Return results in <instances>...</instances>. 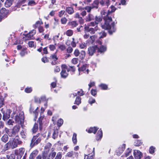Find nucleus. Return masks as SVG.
<instances>
[{
  "label": "nucleus",
  "instance_id": "obj_64",
  "mask_svg": "<svg viewBox=\"0 0 159 159\" xmlns=\"http://www.w3.org/2000/svg\"><path fill=\"white\" fill-rule=\"evenodd\" d=\"M14 121L12 120L9 119L7 122V124L9 125H13Z\"/></svg>",
  "mask_w": 159,
  "mask_h": 159
},
{
  "label": "nucleus",
  "instance_id": "obj_22",
  "mask_svg": "<svg viewBox=\"0 0 159 159\" xmlns=\"http://www.w3.org/2000/svg\"><path fill=\"white\" fill-rule=\"evenodd\" d=\"M20 129V126L19 125H16L14 126V127L12 129L16 135L18 133Z\"/></svg>",
  "mask_w": 159,
  "mask_h": 159
},
{
  "label": "nucleus",
  "instance_id": "obj_50",
  "mask_svg": "<svg viewBox=\"0 0 159 159\" xmlns=\"http://www.w3.org/2000/svg\"><path fill=\"white\" fill-rule=\"evenodd\" d=\"M131 149L128 148L127 149L126 152L125 153V156L126 157H127L129 155V153L131 152Z\"/></svg>",
  "mask_w": 159,
  "mask_h": 159
},
{
  "label": "nucleus",
  "instance_id": "obj_17",
  "mask_svg": "<svg viewBox=\"0 0 159 159\" xmlns=\"http://www.w3.org/2000/svg\"><path fill=\"white\" fill-rule=\"evenodd\" d=\"M25 151V149L24 148H21L19 149L17 155L20 156V159H21Z\"/></svg>",
  "mask_w": 159,
  "mask_h": 159
},
{
  "label": "nucleus",
  "instance_id": "obj_20",
  "mask_svg": "<svg viewBox=\"0 0 159 159\" xmlns=\"http://www.w3.org/2000/svg\"><path fill=\"white\" fill-rule=\"evenodd\" d=\"M60 74L61 77L64 79L66 78L68 75V74L66 72V70H61Z\"/></svg>",
  "mask_w": 159,
  "mask_h": 159
},
{
  "label": "nucleus",
  "instance_id": "obj_52",
  "mask_svg": "<svg viewBox=\"0 0 159 159\" xmlns=\"http://www.w3.org/2000/svg\"><path fill=\"white\" fill-rule=\"evenodd\" d=\"M25 92L27 93H30L32 91V88L31 87L27 88L25 89Z\"/></svg>",
  "mask_w": 159,
  "mask_h": 159
},
{
  "label": "nucleus",
  "instance_id": "obj_55",
  "mask_svg": "<svg viewBox=\"0 0 159 159\" xmlns=\"http://www.w3.org/2000/svg\"><path fill=\"white\" fill-rule=\"evenodd\" d=\"M80 52L78 49H76L74 52V54L75 57H78L79 55Z\"/></svg>",
  "mask_w": 159,
  "mask_h": 159
},
{
  "label": "nucleus",
  "instance_id": "obj_6",
  "mask_svg": "<svg viewBox=\"0 0 159 159\" xmlns=\"http://www.w3.org/2000/svg\"><path fill=\"white\" fill-rule=\"evenodd\" d=\"M1 112L3 114L2 119L4 120H7L10 118L11 112L10 110H7L5 112L3 110V109L2 108L1 110Z\"/></svg>",
  "mask_w": 159,
  "mask_h": 159
},
{
  "label": "nucleus",
  "instance_id": "obj_30",
  "mask_svg": "<svg viewBox=\"0 0 159 159\" xmlns=\"http://www.w3.org/2000/svg\"><path fill=\"white\" fill-rule=\"evenodd\" d=\"M38 129V125L37 123H35L32 129V131L33 133H36Z\"/></svg>",
  "mask_w": 159,
  "mask_h": 159
},
{
  "label": "nucleus",
  "instance_id": "obj_26",
  "mask_svg": "<svg viewBox=\"0 0 159 159\" xmlns=\"http://www.w3.org/2000/svg\"><path fill=\"white\" fill-rule=\"evenodd\" d=\"M66 11L70 14H72L74 12L73 8L71 7H67L66 9Z\"/></svg>",
  "mask_w": 159,
  "mask_h": 159
},
{
  "label": "nucleus",
  "instance_id": "obj_33",
  "mask_svg": "<svg viewBox=\"0 0 159 159\" xmlns=\"http://www.w3.org/2000/svg\"><path fill=\"white\" fill-rule=\"evenodd\" d=\"M99 34L100 35V37H99L100 38H103L104 37H105L107 35L106 33L104 31H102L99 32Z\"/></svg>",
  "mask_w": 159,
  "mask_h": 159
},
{
  "label": "nucleus",
  "instance_id": "obj_63",
  "mask_svg": "<svg viewBox=\"0 0 159 159\" xmlns=\"http://www.w3.org/2000/svg\"><path fill=\"white\" fill-rule=\"evenodd\" d=\"M59 48L61 50H65L66 48L65 46L64 45H60L59 47Z\"/></svg>",
  "mask_w": 159,
  "mask_h": 159
},
{
  "label": "nucleus",
  "instance_id": "obj_7",
  "mask_svg": "<svg viewBox=\"0 0 159 159\" xmlns=\"http://www.w3.org/2000/svg\"><path fill=\"white\" fill-rule=\"evenodd\" d=\"M97 49V45L90 47L88 48V53L89 55L92 56L93 55Z\"/></svg>",
  "mask_w": 159,
  "mask_h": 159
},
{
  "label": "nucleus",
  "instance_id": "obj_1",
  "mask_svg": "<svg viewBox=\"0 0 159 159\" xmlns=\"http://www.w3.org/2000/svg\"><path fill=\"white\" fill-rule=\"evenodd\" d=\"M112 12H113L111 11L108 10V11L106 15L103 18L105 21V23L102 26V28L103 29L108 30V32L110 34H112L113 33L115 32L116 30L114 22H111L110 24L112 21L110 14Z\"/></svg>",
  "mask_w": 159,
  "mask_h": 159
},
{
  "label": "nucleus",
  "instance_id": "obj_8",
  "mask_svg": "<svg viewBox=\"0 0 159 159\" xmlns=\"http://www.w3.org/2000/svg\"><path fill=\"white\" fill-rule=\"evenodd\" d=\"M98 27L96 26L94 28H89V27L85 26L84 27L85 31L86 32H89L91 34H94L95 31L97 30Z\"/></svg>",
  "mask_w": 159,
  "mask_h": 159
},
{
  "label": "nucleus",
  "instance_id": "obj_42",
  "mask_svg": "<svg viewBox=\"0 0 159 159\" xmlns=\"http://www.w3.org/2000/svg\"><path fill=\"white\" fill-rule=\"evenodd\" d=\"M43 23L42 21H37L34 25V27L35 28H37L39 25L42 24Z\"/></svg>",
  "mask_w": 159,
  "mask_h": 159
},
{
  "label": "nucleus",
  "instance_id": "obj_32",
  "mask_svg": "<svg viewBox=\"0 0 159 159\" xmlns=\"http://www.w3.org/2000/svg\"><path fill=\"white\" fill-rule=\"evenodd\" d=\"M72 141L74 144H76L77 143V134L75 133L73 134L72 137Z\"/></svg>",
  "mask_w": 159,
  "mask_h": 159
},
{
  "label": "nucleus",
  "instance_id": "obj_5",
  "mask_svg": "<svg viewBox=\"0 0 159 159\" xmlns=\"http://www.w3.org/2000/svg\"><path fill=\"white\" fill-rule=\"evenodd\" d=\"M15 120L16 122L20 124L21 126H23L24 123V118L23 116H20V114H19V115H17L15 116Z\"/></svg>",
  "mask_w": 159,
  "mask_h": 159
},
{
  "label": "nucleus",
  "instance_id": "obj_51",
  "mask_svg": "<svg viewBox=\"0 0 159 159\" xmlns=\"http://www.w3.org/2000/svg\"><path fill=\"white\" fill-rule=\"evenodd\" d=\"M73 48L70 46H69L66 49L67 52L70 53H71L73 51Z\"/></svg>",
  "mask_w": 159,
  "mask_h": 159
},
{
  "label": "nucleus",
  "instance_id": "obj_4",
  "mask_svg": "<svg viewBox=\"0 0 159 159\" xmlns=\"http://www.w3.org/2000/svg\"><path fill=\"white\" fill-rule=\"evenodd\" d=\"M18 137L16 136V138L13 139V141H11V148L13 149L16 148L18 145L21 144L22 143L21 140H20L18 138H16Z\"/></svg>",
  "mask_w": 159,
  "mask_h": 159
},
{
  "label": "nucleus",
  "instance_id": "obj_49",
  "mask_svg": "<svg viewBox=\"0 0 159 159\" xmlns=\"http://www.w3.org/2000/svg\"><path fill=\"white\" fill-rule=\"evenodd\" d=\"M62 157L61 153L60 152H58L55 159H61Z\"/></svg>",
  "mask_w": 159,
  "mask_h": 159
},
{
  "label": "nucleus",
  "instance_id": "obj_62",
  "mask_svg": "<svg viewBox=\"0 0 159 159\" xmlns=\"http://www.w3.org/2000/svg\"><path fill=\"white\" fill-rule=\"evenodd\" d=\"M41 61L44 63L48 62V60L46 57L42 58L41 59Z\"/></svg>",
  "mask_w": 159,
  "mask_h": 159
},
{
  "label": "nucleus",
  "instance_id": "obj_35",
  "mask_svg": "<svg viewBox=\"0 0 159 159\" xmlns=\"http://www.w3.org/2000/svg\"><path fill=\"white\" fill-rule=\"evenodd\" d=\"M69 25H71L72 27L74 28L76 27L78 25V24L77 23L76 21H74L70 22Z\"/></svg>",
  "mask_w": 159,
  "mask_h": 159
},
{
  "label": "nucleus",
  "instance_id": "obj_15",
  "mask_svg": "<svg viewBox=\"0 0 159 159\" xmlns=\"http://www.w3.org/2000/svg\"><path fill=\"white\" fill-rule=\"evenodd\" d=\"M95 19V17L91 14H89L86 16L85 20L86 21H89L92 20H94Z\"/></svg>",
  "mask_w": 159,
  "mask_h": 159
},
{
  "label": "nucleus",
  "instance_id": "obj_36",
  "mask_svg": "<svg viewBox=\"0 0 159 159\" xmlns=\"http://www.w3.org/2000/svg\"><path fill=\"white\" fill-rule=\"evenodd\" d=\"M79 9L80 10L82 11V12L81 13V15L84 16H85L86 14V12L84 10V8H82L81 7H80L79 8Z\"/></svg>",
  "mask_w": 159,
  "mask_h": 159
},
{
  "label": "nucleus",
  "instance_id": "obj_39",
  "mask_svg": "<svg viewBox=\"0 0 159 159\" xmlns=\"http://www.w3.org/2000/svg\"><path fill=\"white\" fill-rule=\"evenodd\" d=\"M36 3L34 0L29 1L28 5L29 6H33L36 5Z\"/></svg>",
  "mask_w": 159,
  "mask_h": 159
},
{
  "label": "nucleus",
  "instance_id": "obj_45",
  "mask_svg": "<svg viewBox=\"0 0 159 159\" xmlns=\"http://www.w3.org/2000/svg\"><path fill=\"white\" fill-rule=\"evenodd\" d=\"M98 24V22H96L95 21L93 22H91L89 24V26H96L97 27V25Z\"/></svg>",
  "mask_w": 159,
  "mask_h": 159
},
{
  "label": "nucleus",
  "instance_id": "obj_11",
  "mask_svg": "<svg viewBox=\"0 0 159 159\" xmlns=\"http://www.w3.org/2000/svg\"><path fill=\"white\" fill-rule=\"evenodd\" d=\"M107 50V48L103 45L99 47H97V52L101 53H103Z\"/></svg>",
  "mask_w": 159,
  "mask_h": 159
},
{
  "label": "nucleus",
  "instance_id": "obj_60",
  "mask_svg": "<svg viewBox=\"0 0 159 159\" xmlns=\"http://www.w3.org/2000/svg\"><path fill=\"white\" fill-rule=\"evenodd\" d=\"M28 45L30 47H33L34 46V43L33 41H31L28 42Z\"/></svg>",
  "mask_w": 159,
  "mask_h": 159
},
{
  "label": "nucleus",
  "instance_id": "obj_57",
  "mask_svg": "<svg viewBox=\"0 0 159 159\" xmlns=\"http://www.w3.org/2000/svg\"><path fill=\"white\" fill-rule=\"evenodd\" d=\"M78 94L79 95L82 96L84 95V92L82 89H81L80 91H78L77 92Z\"/></svg>",
  "mask_w": 159,
  "mask_h": 159
},
{
  "label": "nucleus",
  "instance_id": "obj_54",
  "mask_svg": "<svg viewBox=\"0 0 159 159\" xmlns=\"http://www.w3.org/2000/svg\"><path fill=\"white\" fill-rule=\"evenodd\" d=\"M155 148L152 146H151L150 147L149 149V152L151 154H152L154 152V150Z\"/></svg>",
  "mask_w": 159,
  "mask_h": 159
},
{
  "label": "nucleus",
  "instance_id": "obj_59",
  "mask_svg": "<svg viewBox=\"0 0 159 159\" xmlns=\"http://www.w3.org/2000/svg\"><path fill=\"white\" fill-rule=\"evenodd\" d=\"M60 70V68L58 66H56L54 69L55 72H58Z\"/></svg>",
  "mask_w": 159,
  "mask_h": 159
},
{
  "label": "nucleus",
  "instance_id": "obj_16",
  "mask_svg": "<svg viewBox=\"0 0 159 159\" xmlns=\"http://www.w3.org/2000/svg\"><path fill=\"white\" fill-rule=\"evenodd\" d=\"M125 144H124L122 145V147L121 148H120L117 151H116V154L118 156H119L121 153H122L123 151H124L125 149Z\"/></svg>",
  "mask_w": 159,
  "mask_h": 159
},
{
  "label": "nucleus",
  "instance_id": "obj_43",
  "mask_svg": "<svg viewBox=\"0 0 159 159\" xmlns=\"http://www.w3.org/2000/svg\"><path fill=\"white\" fill-rule=\"evenodd\" d=\"M63 120L62 119H60L58 120L57 125L58 126H61L63 124Z\"/></svg>",
  "mask_w": 159,
  "mask_h": 159
},
{
  "label": "nucleus",
  "instance_id": "obj_12",
  "mask_svg": "<svg viewBox=\"0 0 159 159\" xmlns=\"http://www.w3.org/2000/svg\"><path fill=\"white\" fill-rule=\"evenodd\" d=\"M38 153V151L37 150L33 151L30 154L29 159H34L35 157Z\"/></svg>",
  "mask_w": 159,
  "mask_h": 159
},
{
  "label": "nucleus",
  "instance_id": "obj_9",
  "mask_svg": "<svg viewBox=\"0 0 159 159\" xmlns=\"http://www.w3.org/2000/svg\"><path fill=\"white\" fill-rule=\"evenodd\" d=\"M5 131L7 134L10 137H14L16 135L12 129H9L6 127Z\"/></svg>",
  "mask_w": 159,
  "mask_h": 159
},
{
  "label": "nucleus",
  "instance_id": "obj_37",
  "mask_svg": "<svg viewBox=\"0 0 159 159\" xmlns=\"http://www.w3.org/2000/svg\"><path fill=\"white\" fill-rule=\"evenodd\" d=\"M142 143L141 141L139 140H136L134 142V144L135 146H138L141 145Z\"/></svg>",
  "mask_w": 159,
  "mask_h": 159
},
{
  "label": "nucleus",
  "instance_id": "obj_61",
  "mask_svg": "<svg viewBox=\"0 0 159 159\" xmlns=\"http://www.w3.org/2000/svg\"><path fill=\"white\" fill-rule=\"evenodd\" d=\"M78 59L77 58H74L72 60V62L74 64H75L78 62Z\"/></svg>",
  "mask_w": 159,
  "mask_h": 159
},
{
  "label": "nucleus",
  "instance_id": "obj_53",
  "mask_svg": "<svg viewBox=\"0 0 159 159\" xmlns=\"http://www.w3.org/2000/svg\"><path fill=\"white\" fill-rule=\"evenodd\" d=\"M95 100L94 99L92 98H90L89 101V102L90 104H92L93 103H95Z\"/></svg>",
  "mask_w": 159,
  "mask_h": 159
},
{
  "label": "nucleus",
  "instance_id": "obj_34",
  "mask_svg": "<svg viewBox=\"0 0 159 159\" xmlns=\"http://www.w3.org/2000/svg\"><path fill=\"white\" fill-rule=\"evenodd\" d=\"M81 98L80 97L78 96L76 98L75 104L79 105L81 103Z\"/></svg>",
  "mask_w": 159,
  "mask_h": 159
},
{
  "label": "nucleus",
  "instance_id": "obj_18",
  "mask_svg": "<svg viewBox=\"0 0 159 159\" xmlns=\"http://www.w3.org/2000/svg\"><path fill=\"white\" fill-rule=\"evenodd\" d=\"M102 130L100 129H99L96 135V139L97 140H98L100 139L102 137Z\"/></svg>",
  "mask_w": 159,
  "mask_h": 159
},
{
  "label": "nucleus",
  "instance_id": "obj_2",
  "mask_svg": "<svg viewBox=\"0 0 159 159\" xmlns=\"http://www.w3.org/2000/svg\"><path fill=\"white\" fill-rule=\"evenodd\" d=\"M39 134H37L36 135L33 136L31 140L30 146L31 148L37 145L41 142V138L39 137Z\"/></svg>",
  "mask_w": 159,
  "mask_h": 159
},
{
  "label": "nucleus",
  "instance_id": "obj_40",
  "mask_svg": "<svg viewBox=\"0 0 159 159\" xmlns=\"http://www.w3.org/2000/svg\"><path fill=\"white\" fill-rule=\"evenodd\" d=\"M73 31L71 30H67L66 32V34L68 36H70L73 34Z\"/></svg>",
  "mask_w": 159,
  "mask_h": 159
},
{
  "label": "nucleus",
  "instance_id": "obj_31",
  "mask_svg": "<svg viewBox=\"0 0 159 159\" xmlns=\"http://www.w3.org/2000/svg\"><path fill=\"white\" fill-rule=\"evenodd\" d=\"M20 135L23 139H25L26 137L27 134L25 130H22L21 131L20 133Z\"/></svg>",
  "mask_w": 159,
  "mask_h": 159
},
{
  "label": "nucleus",
  "instance_id": "obj_24",
  "mask_svg": "<svg viewBox=\"0 0 159 159\" xmlns=\"http://www.w3.org/2000/svg\"><path fill=\"white\" fill-rule=\"evenodd\" d=\"M98 129L96 127H91L88 130V132L89 133H93L94 134H95L98 130Z\"/></svg>",
  "mask_w": 159,
  "mask_h": 159
},
{
  "label": "nucleus",
  "instance_id": "obj_56",
  "mask_svg": "<svg viewBox=\"0 0 159 159\" xmlns=\"http://www.w3.org/2000/svg\"><path fill=\"white\" fill-rule=\"evenodd\" d=\"M67 19L65 17L62 18L61 19V22L62 24H65L67 22Z\"/></svg>",
  "mask_w": 159,
  "mask_h": 159
},
{
  "label": "nucleus",
  "instance_id": "obj_23",
  "mask_svg": "<svg viewBox=\"0 0 159 159\" xmlns=\"http://www.w3.org/2000/svg\"><path fill=\"white\" fill-rule=\"evenodd\" d=\"M99 1L98 0H95L93 3L92 6L93 8L98 9V7Z\"/></svg>",
  "mask_w": 159,
  "mask_h": 159
},
{
  "label": "nucleus",
  "instance_id": "obj_47",
  "mask_svg": "<svg viewBox=\"0 0 159 159\" xmlns=\"http://www.w3.org/2000/svg\"><path fill=\"white\" fill-rule=\"evenodd\" d=\"M84 9H85V10L87 11L88 12H90L91 9L93 8L92 6L91 7H89V6H86L85 7Z\"/></svg>",
  "mask_w": 159,
  "mask_h": 159
},
{
  "label": "nucleus",
  "instance_id": "obj_10",
  "mask_svg": "<svg viewBox=\"0 0 159 159\" xmlns=\"http://www.w3.org/2000/svg\"><path fill=\"white\" fill-rule=\"evenodd\" d=\"M134 155L135 159H140L142 156V153L138 150L134 151Z\"/></svg>",
  "mask_w": 159,
  "mask_h": 159
},
{
  "label": "nucleus",
  "instance_id": "obj_44",
  "mask_svg": "<svg viewBox=\"0 0 159 159\" xmlns=\"http://www.w3.org/2000/svg\"><path fill=\"white\" fill-rule=\"evenodd\" d=\"M39 103H40L41 101L47 102V99H46L45 96H43L41 97L40 99L39 100Z\"/></svg>",
  "mask_w": 159,
  "mask_h": 159
},
{
  "label": "nucleus",
  "instance_id": "obj_13",
  "mask_svg": "<svg viewBox=\"0 0 159 159\" xmlns=\"http://www.w3.org/2000/svg\"><path fill=\"white\" fill-rule=\"evenodd\" d=\"M36 33V30H33L31 31H30L29 34H26V37L28 38L27 40L31 39L32 37Z\"/></svg>",
  "mask_w": 159,
  "mask_h": 159
},
{
  "label": "nucleus",
  "instance_id": "obj_38",
  "mask_svg": "<svg viewBox=\"0 0 159 159\" xmlns=\"http://www.w3.org/2000/svg\"><path fill=\"white\" fill-rule=\"evenodd\" d=\"M86 66H87V65L86 64L83 65L80 68H79V69H78L79 71H84L86 69Z\"/></svg>",
  "mask_w": 159,
  "mask_h": 159
},
{
  "label": "nucleus",
  "instance_id": "obj_28",
  "mask_svg": "<svg viewBox=\"0 0 159 159\" xmlns=\"http://www.w3.org/2000/svg\"><path fill=\"white\" fill-rule=\"evenodd\" d=\"M11 141L10 140L4 145V148L6 150H8L11 147Z\"/></svg>",
  "mask_w": 159,
  "mask_h": 159
},
{
  "label": "nucleus",
  "instance_id": "obj_29",
  "mask_svg": "<svg viewBox=\"0 0 159 159\" xmlns=\"http://www.w3.org/2000/svg\"><path fill=\"white\" fill-rule=\"evenodd\" d=\"M80 58L81 60L83 59L85 57V52L84 51H81L79 53Z\"/></svg>",
  "mask_w": 159,
  "mask_h": 159
},
{
  "label": "nucleus",
  "instance_id": "obj_27",
  "mask_svg": "<svg viewBox=\"0 0 159 159\" xmlns=\"http://www.w3.org/2000/svg\"><path fill=\"white\" fill-rule=\"evenodd\" d=\"M95 21L96 22H98V24L99 22H101L102 20V15L97 16H96L95 17Z\"/></svg>",
  "mask_w": 159,
  "mask_h": 159
},
{
  "label": "nucleus",
  "instance_id": "obj_41",
  "mask_svg": "<svg viewBox=\"0 0 159 159\" xmlns=\"http://www.w3.org/2000/svg\"><path fill=\"white\" fill-rule=\"evenodd\" d=\"M58 132L57 130H54L52 135V138L54 139H55L57 137L58 135Z\"/></svg>",
  "mask_w": 159,
  "mask_h": 159
},
{
  "label": "nucleus",
  "instance_id": "obj_19",
  "mask_svg": "<svg viewBox=\"0 0 159 159\" xmlns=\"http://www.w3.org/2000/svg\"><path fill=\"white\" fill-rule=\"evenodd\" d=\"M44 116H41L39 118L38 120V122H39V129L40 130H41L42 129V125L43 124L42 120Z\"/></svg>",
  "mask_w": 159,
  "mask_h": 159
},
{
  "label": "nucleus",
  "instance_id": "obj_25",
  "mask_svg": "<svg viewBox=\"0 0 159 159\" xmlns=\"http://www.w3.org/2000/svg\"><path fill=\"white\" fill-rule=\"evenodd\" d=\"M13 0H7L5 3V6L7 7H10L12 5Z\"/></svg>",
  "mask_w": 159,
  "mask_h": 159
},
{
  "label": "nucleus",
  "instance_id": "obj_14",
  "mask_svg": "<svg viewBox=\"0 0 159 159\" xmlns=\"http://www.w3.org/2000/svg\"><path fill=\"white\" fill-rule=\"evenodd\" d=\"M8 135L7 134H4L1 138V140L3 143H7L8 140Z\"/></svg>",
  "mask_w": 159,
  "mask_h": 159
},
{
  "label": "nucleus",
  "instance_id": "obj_48",
  "mask_svg": "<svg viewBox=\"0 0 159 159\" xmlns=\"http://www.w3.org/2000/svg\"><path fill=\"white\" fill-rule=\"evenodd\" d=\"M56 153L55 152H52L51 153H50L49 154V157L51 156V158L52 159H53L55 156H56Z\"/></svg>",
  "mask_w": 159,
  "mask_h": 159
},
{
  "label": "nucleus",
  "instance_id": "obj_21",
  "mask_svg": "<svg viewBox=\"0 0 159 159\" xmlns=\"http://www.w3.org/2000/svg\"><path fill=\"white\" fill-rule=\"evenodd\" d=\"M15 156L14 154L7 155L5 157H1L0 159H15Z\"/></svg>",
  "mask_w": 159,
  "mask_h": 159
},
{
  "label": "nucleus",
  "instance_id": "obj_3",
  "mask_svg": "<svg viewBox=\"0 0 159 159\" xmlns=\"http://www.w3.org/2000/svg\"><path fill=\"white\" fill-rule=\"evenodd\" d=\"M9 11L5 8H2L0 10V22L4 18L7 17L8 15Z\"/></svg>",
  "mask_w": 159,
  "mask_h": 159
},
{
  "label": "nucleus",
  "instance_id": "obj_58",
  "mask_svg": "<svg viewBox=\"0 0 159 159\" xmlns=\"http://www.w3.org/2000/svg\"><path fill=\"white\" fill-rule=\"evenodd\" d=\"M91 94L93 96H95L97 94V91L95 89H92L91 91Z\"/></svg>",
  "mask_w": 159,
  "mask_h": 159
},
{
  "label": "nucleus",
  "instance_id": "obj_46",
  "mask_svg": "<svg viewBox=\"0 0 159 159\" xmlns=\"http://www.w3.org/2000/svg\"><path fill=\"white\" fill-rule=\"evenodd\" d=\"M99 86L101 87L102 89L104 90L107 89V85L102 84L100 85Z\"/></svg>",
  "mask_w": 159,
  "mask_h": 159
}]
</instances>
